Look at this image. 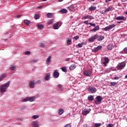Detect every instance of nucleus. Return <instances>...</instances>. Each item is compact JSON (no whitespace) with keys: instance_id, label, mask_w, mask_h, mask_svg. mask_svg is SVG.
Masks as SVG:
<instances>
[{"instance_id":"680f3d73","label":"nucleus","mask_w":127,"mask_h":127,"mask_svg":"<svg viewBox=\"0 0 127 127\" xmlns=\"http://www.w3.org/2000/svg\"><path fill=\"white\" fill-rule=\"evenodd\" d=\"M39 8H42V7H43V6H39Z\"/></svg>"},{"instance_id":"de8ad7c7","label":"nucleus","mask_w":127,"mask_h":127,"mask_svg":"<svg viewBox=\"0 0 127 127\" xmlns=\"http://www.w3.org/2000/svg\"><path fill=\"white\" fill-rule=\"evenodd\" d=\"M27 101H28V97H26V98H24L22 100V102H27Z\"/></svg>"},{"instance_id":"39448f33","label":"nucleus","mask_w":127,"mask_h":127,"mask_svg":"<svg viewBox=\"0 0 127 127\" xmlns=\"http://www.w3.org/2000/svg\"><path fill=\"white\" fill-rule=\"evenodd\" d=\"M126 67V63L125 62L120 63L117 66V69L118 70H123L124 68Z\"/></svg>"},{"instance_id":"a211bd4d","label":"nucleus","mask_w":127,"mask_h":127,"mask_svg":"<svg viewBox=\"0 0 127 127\" xmlns=\"http://www.w3.org/2000/svg\"><path fill=\"white\" fill-rule=\"evenodd\" d=\"M28 99L29 102H34L35 100V97L34 96L28 97Z\"/></svg>"},{"instance_id":"5fc2aeb1","label":"nucleus","mask_w":127,"mask_h":127,"mask_svg":"<svg viewBox=\"0 0 127 127\" xmlns=\"http://www.w3.org/2000/svg\"><path fill=\"white\" fill-rule=\"evenodd\" d=\"M120 77L119 76L114 77V80H119Z\"/></svg>"},{"instance_id":"338daca9","label":"nucleus","mask_w":127,"mask_h":127,"mask_svg":"<svg viewBox=\"0 0 127 127\" xmlns=\"http://www.w3.org/2000/svg\"><path fill=\"white\" fill-rule=\"evenodd\" d=\"M92 1H95V0H91Z\"/></svg>"},{"instance_id":"2eb2a0df","label":"nucleus","mask_w":127,"mask_h":127,"mask_svg":"<svg viewBox=\"0 0 127 127\" xmlns=\"http://www.w3.org/2000/svg\"><path fill=\"white\" fill-rule=\"evenodd\" d=\"M54 78H58L59 77V72H58L57 70H56L54 72Z\"/></svg>"},{"instance_id":"e433bc0d","label":"nucleus","mask_w":127,"mask_h":127,"mask_svg":"<svg viewBox=\"0 0 127 127\" xmlns=\"http://www.w3.org/2000/svg\"><path fill=\"white\" fill-rule=\"evenodd\" d=\"M51 56H49L46 60V62L47 64H48V63H49L51 61Z\"/></svg>"},{"instance_id":"a19ab883","label":"nucleus","mask_w":127,"mask_h":127,"mask_svg":"<svg viewBox=\"0 0 127 127\" xmlns=\"http://www.w3.org/2000/svg\"><path fill=\"white\" fill-rule=\"evenodd\" d=\"M39 17H40V16L38 14H35L34 18L35 19H39Z\"/></svg>"},{"instance_id":"603ef678","label":"nucleus","mask_w":127,"mask_h":127,"mask_svg":"<svg viewBox=\"0 0 127 127\" xmlns=\"http://www.w3.org/2000/svg\"><path fill=\"white\" fill-rule=\"evenodd\" d=\"M64 127H71V125L70 124H67L64 126Z\"/></svg>"},{"instance_id":"a18cd8bd","label":"nucleus","mask_w":127,"mask_h":127,"mask_svg":"<svg viewBox=\"0 0 127 127\" xmlns=\"http://www.w3.org/2000/svg\"><path fill=\"white\" fill-rule=\"evenodd\" d=\"M123 52H124V53H126V54H127V47H126L124 49Z\"/></svg>"},{"instance_id":"864d4df0","label":"nucleus","mask_w":127,"mask_h":127,"mask_svg":"<svg viewBox=\"0 0 127 127\" xmlns=\"http://www.w3.org/2000/svg\"><path fill=\"white\" fill-rule=\"evenodd\" d=\"M40 83H41V81H40V80H37L35 82L36 84H40Z\"/></svg>"},{"instance_id":"f257e3e1","label":"nucleus","mask_w":127,"mask_h":127,"mask_svg":"<svg viewBox=\"0 0 127 127\" xmlns=\"http://www.w3.org/2000/svg\"><path fill=\"white\" fill-rule=\"evenodd\" d=\"M10 84V82H7L2 84L0 86V93H5L7 88H8V87H9Z\"/></svg>"},{"instance_id":"052dcab7","label":"nucleus","mask_w":127,"mask_h":127,"mask_svg":"<svg viewBox=\"0 0 127 127\" xmlns=\"http://www.w3.org/2000/svg\"><path fill=\"white\" fill-rule=\"evenodd\" d=\"M123 21H117V23H122Z\"/></svg>"},{"instance_id":"473e14b6","label":"nucleus","mask_w":127,"mask_h":127,"mask_svg":"<svg viewBox=\"0 0 127 127\" xmlns=\"http://www.w3.org/2000/svg\"><path fill=\"white\" fill-rule=\"evenodd\" d=\"M53 22H54V19H52L50 21H49V22H48L47 24L48 25H50V24H52Z\"/></svg>"},{"instance_id":"f8f14e48","label":"nucleus","mask_w":127,"mask_h":127,"mask_svg":"<svg viewBox=\"0 0 127 127\" xmlns=\"http://www.w3.org/2000/svg\"><path fill=\"white\" fill-rule=\"evenodd\" d=\"M35 85V81L34 80H31L30 82V84H29V86H30V88H34V86Z\"/></svg>"},{"instance_id":"5701e85b","label":"nucleus","mask_w":127,"mask_h":127,"mask_svg":"<svg viewBox=\"0 0 127 127\" xmlns=\"http://www.w3.org/2000/svg\"><path fill=\"white\" fill-rule=\"evenodd\" d=\"M58 25H59V23H57L53 25L54 29H58L59 28V27L58 26Z\"/></svg>"},{"instance_id":"ea45409f","label":"nucleus","mask_w":127,"mask_h":127,"mask_svg":"<svg viewBox=\"0 0 127 127\" xmlns=\"http://www.w3.org/2000/svg\"><path fill=\"white\" fill-rule=\"evenodd\" d=\"M32 118L33 119V120H36V119H38V118H39V116L33 115Z\"/></svg>"},{"instance_id":"58836bf2","label":"nucleus","mask_w":127,"mask_h":127,"mask_svg":"<svg viewBox=\"0 0 127 127\" xmlns=\"http://www.w3.org/2000/svg\"><path fill=\"white\" fill-rule=\"evenodd\" d=\"M62 71H63V72H67V68L65 66L63 67H62Z\"/></svg>"},{"instance_id":"09e8293b","label":"nucleus","mask_w":127,"mask_h":127,"mask_svg":"<svg viewBox=\"0 0 127 127\" xmlns=\"http://www.w3.org/2000/svg\"><path fill=\"white\" fill-rule=\"evenodd\" d=\"M25 55H30V51H26L25 52Z\"/></svg>"},{"instance_id":"dca6fc26","label":"nucleus","mask_w":127,"mask_h":127,"mask_svg":"<svg viewBox=\"0 0 127 127\" xmlns=\"http://www.w3.org/2000/svg\"><path fill=\"white\" fill-rule=\"evenodd\" d=\"M113 48H114V45L113 43L109 44L107 46V49H108V50H112Z\"/></svg>"},{"instance_id":"f3484780","label":"nucleus","mask_w":127,"mask_h":127,"mask_svg":"<svg viewBox=\"0 0 127 127\" xmlns=\"http://www.w3.org/2000/svg\"><path fill=\"white\" fill-rule=\"evenodd\" d=\"M67 45H72V39L68 38L66 41Z\"/></svg>"},{"instance_id":"49530a36","label":"nucleus","mask_w":127,"mask_h":127,"mask_svg":"<svg viewBox=\"0 0 127 127\" xmlns=\"http://www.w3.org/2000/svg\"><path fill=\"white\" fill-rule=\"evenodd\" d=\"M73 39L75 40H78L79 39V36H75L73 37Z\"/></svg>"},{"instance_id":"72a5a7b5","label":"nucleus","mask_w":127,"mask_h":127,"mask_svg":"<svg viewBox=\"0 0 127 127\" xmlns=\"http://www.w3.org/2000/svg\"><path fill=\"white\" fill-rule=\"evenodd\" d=\"M102 126L101 123H95L94 127H100Z\"/></svg>"},{"instance_id":"c9c22d12","label":"nucleus","mask_w":127,"mask_h":127,"mask_svg":"<svg viewBox=\"0 0 127 127\" xmlns=\"http://www.w3.org/2000/svg\"><path fill=\"white\" fill-rule=\"evenodd\" d=\"M68 9L71 11H74V10H75V8H74V6H70L68 7Z\"/></svg>"},{"instance_id":"0eeeda50","label":"nucleus","mask_w":127,"mask_h":127,"mask_svg":"<svg viewBox=\"0 0 127 127\" xmlns=\"http://www.w3.org/2000/svg\"><path fill=\"white\" fill-rule=\"evenodd\" d=\"M97 37H98V34L94 35L93 36L88 39L89 42H94V41H95V40L97 39Z\"/></svg>"},{"instance_id":"7ed1b4c3","label":"nucleus","mask_w":127,"mask_h":127,"mask_svg":"<svg viewBox=\"0 0 127 127\" xmlns=\"http://www.w3.org/2000/svg\"><path fill=\"white\" fill-rule=\"evenodd\" d=\"M83 74L86 77H90V76H93V71L91 70L88 69L84 71Z\"/></svg>"},{"instance_id":"b1692460","label":"nucleus","mask_w":127,"mask_h":127,"mask_svg":"<svg viewBox=\"0 0 127 127\" xmlns=\"http://www.w3.org/2000/svg\"><path fill=\"white\" fill-rule=\"evenodd\" d=\"M49 78H50V73H48L46 74L45 79V80H46L47 81L49 80Z\"/></svg>"},{"instance_id":"9b49d317","label":"nucleus","mask_w":127,"mask_h":127,"mask_svg":"<svg viewBox=\"0 0 127 127\" xmlns=\"http://www.w3.org/2000/svg\"><path fill=\"white\" fill-rule=\"evenodd\" d=\"M109 58L104 57V62L103 63V64H104L105 66H107V64L109 63Z\"/></svg>"},{"instance_id":"6e6d98bb","label":"nucleus","mask_w":127,"mask_h":127,"mask_svg":"<svg viewBox=\"0 0 127 127\" xmlns=\"http://www.w3.org/2000/svg\"><path fill=\"white\" fill-rule=\"evenodd\" d=\"M37 62V61H36V60H33V61H31V63H35Z\"/></svg>"},{"instance_id":"4be33fe9","label":"nucleus","mask_w":127,"mask_h":127,"mask_svg":"<svg viewBox=\"0 0 127 127\" xmlns=\"http://www.w3.org/2000/svg\"><path fill=\"white\" fill-rule=\"evenodd\" d=\"M32 123L33 124H32V126L33 127H39V125L36 123V122L35 121Z\"/></svg>"},{"instance_id":"7c9ffc66","label":"nucleus","mask_w":127,"mask_h":127,"mask_svg":"<svg viewBox=\"0 0 127 127\" xmlns=\"http://www.w3.org/2000/svg\"><path fill=\"white\" fill-rule=\"evenodd\" d=\"M76 68V65L72 64L69 66V69L70 70H74Z\"/></svg>"},{"instance_id":"4d7b16f0","label":"nucleus","mask_w":127,"mask_h":127,"mask_svg":"<svg viewBox=\"0 0 127 127\" xmlns=\"http://www.w3.org/2000/svg\"><path fill=\"white\" fill-rule=\"evenodd\" d=\"M84 23H85V24H89L88 20L84 21Z\"/></svg>"},{"instance_id":"4468645a","label":"nucleus","mask_w":127,"mask_h":127,"mask_svg":"<svg viewBox=\"0 0 127 127\" xmlns=\"http://www.w3.org/2000/svg\"><path fill=\"white\" fill-rule=\"evenodd\" d=\"M98 30H100V26L99 25L96 26L95 27L91 30L90 31H94V32H96V31H98Z\"/></svg>"},{"instance_id":"0e129e2a","label":"nucleus","mask_w":127,"mask_h":127,"mask_svg":"<svg viewBox=\"0 0 127 127\" xmlns=\"http://www.w3.org/2000/svg\"><path fill=\"white\" fill-rule=\"evenodd\" d=\"M59 1H63L64 0H58Z\"/></svg>"},{"instance_id":"6ab92c4d","label":"nucleus","mask_w":127,"mask_h":127,"mask_svg":"<svg viewBox=\"0 0 127 127\" xmlns=\"http://www.w3.org/2000/svg\"><path fill=\"white\" fill-rule=\"evenodd\" d=\"M16 68V65H11V66L9 67V70H10V71H13L14 70H15V69Z\"/></svg>"},{"instance_id":"ddd939ff","label":"nucleus","mask_w":127,"mask_h":127,"mask_svg":"<svg viewBox=\"0 0 127 127\" xmlns=\"http://www.w3.org/2000/svg\"><path fill=\"white\" fill-rule=\"evenodd\" d=\"M117 20H126L127 19V18L126 17L122 16H118L116 18Z\"/></svg>"},{"instance_id":"1a4fd4ad","label":"nucleus","mask_w":127,"mask_h":127,"mask_svg":"<svg viewBox=\"0 0 127 127\" xmlns=\"http://www.w3.org/2000/svg\"><path fill=\"white\" fill-rule=\"evenodd\" d=\"M102 46H98L96 48H94L92 50V52H98L99 50H102Z\"/></svg>"},{"instance_id":"69168bd1","label":"nucleus","mask_w":127,"mask_h":127,"mask_svg":"<svg viewBox=\"0 0 127 127\" xmlns=\"http://www.w3.org/2000/svg\"><path fill=\"white\" fill-rule=\"evenodd\" d=\"M126 14H127V10L126 11Z\"/></svg>"},{"instance_id":"bb28decb","label":"nucleus","mask_w":127,"mask_h":127,"mask_svg":"<svg viewBox=\"0 0 127 127\" xmlns=\"http://www.w3.org/2000/svg\"><path fill=\"white\" fill-rule=\"evenodd\" d=\"M96 8H97L96 6H91L89 8V10L90 11H93V10H96Z\"/></svg>"},{"instance_id":"4c0bfd02","label":"nucleus","mask_w":127,"mask_h":127,"mask_svg":"<svg viewBox=\"0 0 127 127\" xmlns=\"http://www.w3.org/2000/svg\"><path fill=\"white\" fill-rule=\"evenodd\" d=\"M87 19L92 20V19H95V18L94 17H93V16L88 15H87Z\"/></svg>"},{"instance_id":"3c124183","label":"nucleus","mask_w":127,"mask_h":127,"mask_svg":"<svg viewBox=\"0 0 127 127\" xmlns=\"http://www.w3.org/2000/svg\"><path fill=\"white\" fill-rule=\"evenodd\" d=\"M88 19V15L86 16H84L82 18V19Z\"/></svg>"},{"instance_id":"a878e982","label":"nucleus","mask_w":127,"mask_h":127,"mask_svg":"<svg viewBox=\"0 0 127 127\" xmlns=\"http://www.w3.org/2000/svg\"><path fill=\"white\" fill-rule=\"evenodd\" d=\"M37 26L39 29H43V28H44V25H43V24H38Z\"/></svg>"},{"instance_id":"13d9d810","label":"nucleus","mask_w":127,"mask_h":127,"mask_svg":"<svg viewBox=\"0 0 127 127\" xmlns=\"http://www.w3.org/2000/svg\"><path fill=\"white\" fill-rule=\"evenodd\" d=\"M58 86L59 87V88H62V84H59L58 85Z\"/></svg>"},{"instance_id":"c03bdc74","label":"nucleus","mask_w":127,"mask_h":127,"mask_svg":"<svg viewBox=\"0 0 127 127\" xmlns=\"http://www.w3.org/2000/svg\"><path fill=\"white\" fill-rule=\"evenodd\" d=\"M114 126H115V125L113 124H109L106 126V127H113Z\"/></svg>"},{"instance_id":"f704fd0d","label":"nucleus","mask_w":127,"mask_h":127,"mask_svg":"<svg viewBox=\"0 0 127 127\" xmlns=\"http://www.w3.org/2000/svg\"><path fill=\"white\" fill-rule=\"evenodd\" d=\"M61 12H62V13H67V9L64 8L63 9H61L60 10Z\"/></svg>"},{"instance_id":"bf43d9fd","label":"nucleus","mask_w":127,"mask_h":127,"mask_svg":"<svg viewBox=\"0 0 127 127\" xmlns=\"http://www.w3.org/2000/svg\"><path fill=\"white\" fill-rule=\"evenodd\" d=\"M17 18H19V17H21V15H18L16 16Z\"/></svg>"},{"instance_id":"6e6552de","label":"nucleus","mask_w":127,"mask_h":127,"mask_svg":"<svg viewBox=\"0 0 127 127\" xmlns=\"http://www.w3.org/2000/svg\"><path fill=\"white\" fill-rule=\"evenodd\" d=\"M90 112H91L90 109H85L84 110H83L82 111V114L84 116H87V115H88V114H89L90 113Z\"/></svg>"},{"instance_id":"412c9836","label":"nucleus","mask_w":127,"mask_h":127,"mask_svg":"<svg viewBox=\"0 0 127 127\" xmlns=\"http://www.w3.org/2000/svg\"><path fill=\"white\" fill-rule=\"evenodd\" d=\"M113 10V8L111 6H109L105 11L104 12H108L109 11H112Z\"/></svg>"},{"instance_id":"cd10ccee","label":"nucleus","mask_w":127,"mask_h":127,"mask_svg":"<svg viewBox=\"0 0 127 127\" xmlns=\"http://www.w3.org/2000/svg\"><path fill=\"white\" fill-rule=\"evenodd\" d=\"M88 101H92L94 100V97L92 95H90L88 97Z\"/></svg>"},{"instance_id":"2f4dec72","label":"nucleus","mask_w":127,"mask_h":127,"mask_svg":"<svg viewBox=\"0 0 127 127\" xmlns=\"http://www.w3.org/2000/svg\"><path fill=\"white\" fill-rule=\"evenodd\" d=\"M64 113V110L63 109H60L59 110V115H60V116H61V115H62Z\"/></svg>"},{"instance_id":"423d86ee","label":"nucleus","mask_w":127,"mask_h":127,"mask_svg":"<svg viewBox=\"0 0 127 127\" xmlns=\"http://www.w3.org/2000/svg\"><path fill=\"white\" fill-rule=\"evenodd\" d=\"M115 27H116V25H115V24H113L103 28V30H104V31H109V30H111V29H112V28H114Z\"/></svg>"},{"instance_id":"37998d69","label":"nucleus","mask_w":127,"mask_h":127,"mask_svg":"<svg viewBox=\"0 0 127 127\" xmlns=\"http://www.w3.org/2000/svg\"><path fill=\"white\" fill-rule=\"evenodd\" d=\"M118 83H117V82H111L110 83V85L111 86H116V85H117Z\"/></svg>"},{"instance_id":"f03ea898","label":"nucleus","mask_w":127,"mask_h":127,"mask_svg":"<svg viewBox=\"0 0 127 127\" xmlns=\"http://www.w3.org/2000/svg\"><path fill=\"white\" fill-rule=\"evenodd\" d=\"M88 91L90 94H95L97 92V89L96 87L90 86L88 88Z\"/></svg>"},{"instance_id":"8fccbe9b","label":"nucleus","mask_w":127,"mask_h":127,"mask_svg":"<svg viewBox=\"0 0 127 127\" xmlns=\"http://www.w3.org/2000/svg\"><path fill=\"white\" fill-rule=\"evenodd\" d=\"M88 24H90V25H91V26H96V24H93L92 23H89Z\"/></svg>"},{"instance_id":"c756f323","label":"nucleus","mask_w":127,"mask_h":127,"mask_svg":"<svg viewBox=\"0 0 127 127\" xmlns=\"http://www.w3.org/2000/svg\"><path fill=\"white\" fill-rule=\"evenodd\" d=\"M83 45H84V43L82 42L81 43H79L78 44H77L76 46V47H78L79 48H81V47H83Z\"/></svg>"},{"instance_id":"79ce46f5","label":"nucleus","mask_w":127,"mask_h":127,"mask_svg":"<svg viewBox=\"0 0 127 127\" xmlns=\"http://www.w3.org/2000/svg\"><path fill=\"white\" fill-rule=\"evenodd\" d=\"M40 46L42 47V48H44L45 47V44L43 43H40Z\"/></svg>"},{"instance_id":"393cba45","label":"nucleus","mask_w":127,"mask_h":127,"mask_svg":"<svg viewBox=\"0 0 127 127\" xmlns=\"http://www.w3.org/2000/svg\"><path fill=\"white\" fill-rule=\"evenodd\" d=\"M47 16L48 18H52L53 17V14L52 13H48L47 14Z\"/></svg>"},{"instance_id":"774afa93","label":"nucleus","mask_w":127,"mask_h":127,"mask_svg":"<svg viewBox=\"0 0 127 127\" xmlns=\"http://www.w3.org/2000/svg\"><path fill=\"white\" fill-rule=\"evenodd\" d=\"M105 73H107V70L105 71Z\"/></svg>"},{"instance_id":"e2e57ef3","label":"nucleus","mask_w":127,"mask_h":127,"mask_svg":"<svg viewBox=\"0 0 127 127\" xmlns=\"http://www.w3.org/2000/svg\"><path fill=\"white\" fill-rule=\"evenodd\" d=\"M70 60V59H67L66 61H69Z\"/></svg>"},{"instance_id":"aec40b11","label":"nucleus","mask_w":127,"mask_h":127,"mask_svg":"<svg viewBox=\"0 0 127 127\" xmlns=\"http://www.w3.org/2000/svg\"><path fill=\"white\" fill-rule=\"evenodd\" d=\"M6 77V74L4 73V74H1V76H0V81H2Z\"/></svg>"},{"instance_id":"9d476101","label":"nucleus","mask_w":127,"mask_h":127,"mask_svg":"<svg viewBox=\"0 0 127 127\" xmlns=\"http://www.w3.org/2000/svg\"><path fill=\"white\" fill-rule=\"evenodd\" d=\"M97 41H102L103 39H105V36H101L97 35Z\"/></svg>"},{"instance_id":"20e7f679","label":"nucleus","mask_w":127,"mask_h":127,"mask_svg":"<svg viewBox=\"0 0 127 127\" xmlns=\"http://www.w3.org/2000/svg\"><path fill=\"white\" fill-rule=\"evenodd\" d=\"M96 101H95L96 105H100L102 103V101H103V98L101 96H98L96 97Z\"/></svg>"},{"instance_id":"c85d7f7f","label":"nucleus","mask_w":127,"mask_h":127,"mask_svg":"<svg viewBox=\"0 0 127 127\" xmlns=\"http://www.w3.org/2000/svg\"><path fill=\"white\" fill-rule=\"evenodd\" d=\"M24 22L27 25H29V24H30V21H29L27 19L24 20Z\"/></svg>"}]
</instances>
